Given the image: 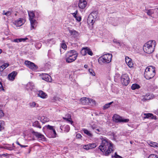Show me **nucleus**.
Wrapping results in <instances>:
<instances>
[{
	"label": "nucleus",
	"mask_w": 158,
	"mask_h": 158,
	"mask_svg": "<svg viewBox=\"0 0 158 158\" xmlns=\"http://www.w3.org/2000/svg\"><path fill=\"white\" fill-rule=\"evenodd\" d=\"M156 45L155 41L150 40L144 44L143 49L145 52L151 54L154 52Z\"/></svg>",
	"instance_id": "f257e3e1"
},
{
	"label": "nucleus",
	"mask_w": 158,
	"mask_h": 158,
	"mask_svg": "<svg viewBox=\"0 0 158 158\" xmlns=\"http://www.w3.org/2000/svg\"><path fill=\"white\" fill-rule=\"evenodd\" d=\"M155 67L153 66H148L144 73V77L147 79H150L154 77L155 75Z\"/></svg>",
	"instance_id": "f03ea898"
},
{
	"label": "nucleus",
	"mask_w": 158,
	"mask_h": 158,
	"mask_svg": "<svg viewBox=\"0 0 158 158\" xmlns=\"http://www.w3.org/2000/svg\"><path fill=\"white\" fill-rule=\"evenodd\" d=\"M78 56V53L74 50H71L66 54V61L68 63H70L74 61Z\"/></svg>",
	"instance_id": "7ed1b4c3"
},
{
	"label": "nucleus",
	"mask_w": 158,
	"mask_h": 158,
	"mask_svg": "<svg viewBox=\"0 0 158 158\" xmlns=\"http://www.w3.org/2000/svg\"><path fill=\"white\" fill-rule=\"evenodd\" d=\"M102 143L99 146L98 149L103 153H104L106 151L107 148L110 146L112 145L113 144L110 141L105 138H102Z\"/></svg>",
	"instance_id": "20e7f679"
},
{
	"label": "nucleus",
	"mask_w": 158,
	"mask_h": 158,
	"mask_svg": "<svg viewBox=\"0 0 158 158\" xmlns=\"http://www.w3.org/2000/svg\"><path fill=\"white\" fill-rule=\"evenodd\" d=\"M112 56L111 54H104L100 57L98 59V62L99 64L109 63L111 60Z\"/></svg>",
	"instance_id": "39448f33"
},
{
	"label": "nucleus",
	"mask_w": 158,
	"mask_h": 158,
	"mask_svg": "<svg viewBox=\"0 0 158 158\" xmlns=\"http://www.w3.org/2000/svg\"><path fill=\"white\" fill-rule=\"evenodd\" d=\"M45 127L47 129L48 131L51 133L50 136H49V137L54 138L56 137L57 134L54 127L48 125L45 126Z\"/></svg>",
	"instance_id": "423d86ee"
},
{
	"label": "nucleus",
	"mask_w": 158,
	"mask_h": 158,
	"mask_svg": "<svg viewBox=\"0 0 158 158\" xmlns=\"http://www.w3.org/2000/svg\"><path fill=\"white\" fill-rule=\"evenodd\" d=\"M113 120L116 123H127L129 121L128 119H124L117 114H114L113 117Z\"/></svg>",
	"instance_id": "0eeeda50"
},
{
	"label": "nucleus",
	"mask_w": 158,
	"mask_h": 158,
	"mask_svg": "<svg viewBox=\"0 0 158 158\" xmlns=\"http://www.w3.org/2000/svg\"><path fill=\"white\" fill-rule=\"evenodd\" d=\"M121 78V81L122 85L125 86L127 85L130 82L129 78L128 75L123 74L122 75Z\"/></svg>",
	"instance_id": "6e6552de"
},
{
	"label": "nucleus",
	"mask_w": 158,
	"mask_h": 158,
	"mask_svg": "<svg viewBox=\"0 0 158 158\" xmlns=\"http://www.w3.org/2000/svg\"><path fill=\"white\" fill-rule=\"evenodd\" d=\"M24 64L27 67L33 71H35L38 68L37 65L28 60H26Z\"/></svg>",
	"instance_id": "1a4fd4ad"
},
{
	"label": "nucleus",
	"mask_w": 158,
	"mask_h": 158,
	"mask_svg": "<svg viewBox=\"0 0 158 158\" xmlns=\"http://www.w3.org/2000/svg\"><path fill=\"white\" fill-rule=\"evenodd\" d=\"M81 53L83 56L86 55L87 54L91 56L93 55V53L91 50L88 47L83 48L81 51Z\"/></svg>",
	"instance_id": "9d476101"
},
{
	"label": "nucleus",
	"mask_w": 158,
	"mask_h": 158,
	"mask_svg": "<svg viewBox=\"0 0 158 158\" xmlns=\"http://www.w3.org/2000/svg\"><path fill=\"white\" fill-rule=\"evenodd\" d=\"M32 133L33 135L35 136L39 140H41L42 141H44L45 140V138L44 135L39 133L37 132H36L33 131L32 132Z\"/></svg>",
	"instance_id": "9b49d317"
},
{
	"label": "nucleus",
	"mask_w": 158,
	"mask_h": 158,
	"mask_svg": "<svg viewBox=\"0 0 158 158\" xmlns=\"http://www.w3.org/2000/svg\"><path fill=\"white\" fill-rule=\"evenodd\" d=\"M87 5L86 0H80L78 4L79 7L81 9L85 8Z\"/></svg>",
	"instance_id": "f8f14e48"
},
{
	"label": "nucleus",
	"mask_w": 158,
	"mask_h": 158,
	"mask_svg": "<svg viewBox=\"0 0 158 158\" xmlns=\"http://www.w3.org/2000/svg\"><path fill=\"white\" fill-rule=\"evenodd\" d=\"M17 74V72L15 71L12 72L10 73L9 74L8 76L9 79L10 81H13Z\"/></svg>",
	"instance_id": "ddd939ff"
},
{
	"label": "nucleus",
	"mask_w": 158,
	"mask_h": 158,
	"mask_svg": "<svg viewBox=\"0 0 158 158\" xmlns=\"http://www.w3.org/2000/svg\"><path fill=\"white\" fill-rule=\"evenodd\" d=\"M34 87V85L32 82H29L26 85V89L28 91H31Z\"/></svg>",
	"instance_id": "4468645a"
},
{
	"label": "nucleus",
	"mask_w": 158,
	"mask_h": 158,
	"mask_svg": "<svg viewBox=\"0 0 158 158\" xmlns=\"http://www.w3.org/2000/svg\"><path fill=\"white\" fill-rule=\"evenodd\" d=\"M145 116L144 117V118H150L152 119H156V115H154L153 114L151 113H144L143 114Z\"/></svg>",
	"instance_id": "2eb2a0df"
},
{
	"label": "nucleus",
	"mask_w": 158,
	"mask_h": 158,
	"mask_svg": "<svg viewBox=\"0 0 158 158\" xmlns=\"http://www.w3.org/2000/svg\"><path fill=\"white\" fill-rule=\"evenodd\" d=\"M42 78L43 80L47 81H51V77L50 76L47 74H44L42 75Z\"/></svg>",
	"instance_id": "dca6fc26"
},
{
	"label": "nucleus",
	"mask_w": 158,
	"mask_h": 158,
	"mask_svg": "<svg viewBox=\"0 0 158 158\" xmlns=\"http://www.w3.org/2000/svg\"><path fill=\"white\" fill-rule=\"evenodd\" d=\"M24 23L23 20V19L19 18L15 22L14 24L17 27L21 26Z\"/></svg>",
	"instance_id": "f3484780"
},
{
	"label": "nucleus",
	"mask_w": 158,
	"mask_h": 158,
	"mask_svg": "<svg viewBox=\"0 0 158 158\" xmlns=\"http://www.w3.org/2000/svg\"><path fill=\"white\" fill-rule=\"evenodd\" d=\"M107 150L106 151L105 153V152L103 153L104 155L106 156H108L111 153V152L114 151V149H113V145L110 146V147H108Z\"/></svg>",
	"instance_id": "a211bd4d"
},
{
	"label": "nucleus",
	"mask_w": 158,
	"mask_h": 158,
	"mask_svg": "<svg viewBox=\"0 0 158 158\" xmlns=\"http://www.w3.org/2000/svg\"><path fill=\"white\" fill-rule=\"evenodd\" d=\"M125 61L128 66L131 68L133 67V64L132 61V60L128 56H126L125 57Z\"/></svg>",
	"instance_id": "6ab92c4d"
},
{
	"label": "nucleus",
	"mask_w": 158,
	"mask_h": 158,
	"mask_svg": "<svg viewBox=\"0 0 158 158\" xmlns=\"http://www.w3.org/2000/svg\"><path fill=\"white\" fill-rule=\"evenodd\" d=\"M31 25V30L32 29H35L37 26V22L35 20H31L30 21Z\"/></svg>",
	"instance_id": "aec40b11"
},
{
	"label": "nucleus",
	"mask_w": 158,
	"mask_h": 158,
	"mask_svg": "<svg viewBox=\"0 0 158 158\" xmlns=\"http://www.w3.org/2000/svg\"><path fill=\"white\" fill-rule=\"evenodd\" d=\"M38 96L42 98H45L47 97V95L43 91L40 90L39 92V93L38 94Z\"/></svg>",
	"instance_id": "412c9836"
},
{
	"label": "nucleus",
	"mask_w": 158,
	"mask_h": 158,
	"mask_svg": "<svg viewBox=\"0 0 158 158\" xmlns=\"http://www.w3.org/2000/svg\"><path fill=\"white\" fill-rule=\"evenodd\" d=\"M152 96L150 95L149 94H147L143 96V98L142 99V100L144 102H145L150 100Z\"/></svg>",
	"instance_id": "4be33fe9"
},
{
	"label": "nucleus",
	"mask_w": 158,
	"mask_h": 158,
	"mask_svg": "<svg viewBox=\"0 0 158 158\" xmlns=\"http://www.w3.org/2000/svg\"><path fill=\"white\" fill-rule=\"evenodd\" d=\"M94 18H92L91 15H89L87 19V23L89 24H91L93 25L94 23Z\"/></svg>",
	"instance_id": "5701e85b"
},
{
	"label": "nucleus",
	"mask_w": 158,
	"mask_h": 158,
	"mask_svg": "<svg viewBox=\"0 0 158 158\" xmlns=\"http://www.w3.org/2000/svg\"><path fill=\"white\" fill-rule=\"evenodd\" d=\"M28 15L29 16V19L30 21L31 20H34V18L35 17V15L33 11L28 12Z\"/></svg>",
	"instance_id": "b1692460"
},
{
	"label": "nucleus",
	"mask_w": 158,
	"mask_h": 158,
	"mask_svg": "<svg viewBox=\"0 0 158 158\" xmlns=\"http://www.w3.org/2000/svg\"><path fill=\"white\" fill-rule=\"evenodd\" d=\"M60 128L61 130H62V129H64V131L65 132H68L70 130V127L68 125L64 126V127L60 126Z\"/></svg>",
	"instance_id": "393cba45"
},
{
	"label": "nucleus",
	"mask_w": 158,
	"mask_h": 158,
	"mask_svg": "<svg viewBox=\"0 0 158 158\" xmlns=\"http://www.w3.org/2000/svg\"><path fill=\"white\" fill-rule=\"evenodd\" d=\"M69 31L70 35H72L74 37H76L77 36L78 34V32L75 30H69Z\"/></svg>",
	"instance_id": "a878e982"
},
{
	"label": "nucleus",
	"mask_w": 158,
	"mask_h": 158,
	"mask_svg": "<svg viewBox=\"0 0 158 158\" xmlns=\"http://www.w3.org/2000/svg\"><path fill=\"white\" fill-rule=\"evenodd\" d=\"M9 65V64L8 63H4L1 66L0 68V71L2 72L4 69L8 67Z\"/></svg>",
	"instance_id": "bb28decb"
},
{
	"label": "nucleus",
	"mask_w": 158,
	"mask_h": 158,
	"mask_svg": "<svg viewBox=\"0 0 158 158\" xmlns=\"http://www.w3.org/2000/svg\"><path fill=\"white\" fill-rule=\"evenodd\" d=\"M98 12L97 11H94L92 12L89 15H91L92 18L96 19L97 18Z\"/></svg>",
	"instance_id": "cd10ccee"
},
{
	"label": "nucleus",
	"mask_w": 158,
	"mask_h": 158,
	"mask_svg": "<svg viewBox=\"0 0 158 158\" xmlns=\"http://www.w3.org/2000/svg\"><path fill=\"white\" fill-rule=\"evenodd\" d=\"M33 126L35 127H38L39 128H41V127L38 121H36L33 123Z\"/></svg>",
	"instance_id": "c85d7f7f"
},
{
	"label": "nucleus",
	"mask_w": 158,
	"mask_h": 158,
	"mask_svg": "<svg viewBox=\"0 0 158 158\" xmlns=\"http://www.w3.org/2000/svg\"><path fill=\"white\" fill-rule=\"evenodd\" d=\"M148 143L150 146L153 147H157L158 145V144L155 142L149 141Z\"/></svg>",
	"instance_id": "c756f323"
},
{
	"label": "nucleus",
	"mask_w": 158,
	"mask_h": 158,
	"mask_svg": "<svg viewBox=\"0 0 158 158\" xmlns=\"http://www.w3.org/2000/svg\"><path fill=\"white\" fill-rule=\"evenodd\" d=\"M47 44H48V45L49 46V44H50L51 45H49L50 46L52 44H55V41L53 39H52L48 40L47 41Z\"/></svg>",
	"instance_id": "7c9ffc66"
},
{
	"label": "nucleus",
	"mask_w": 158,
	"mask_h": 158,
	"mask_svg": "<svg viewBox=\"0 0 158 158\" xmlns=\"http://www.w3.org/2000/svg\"><path fill=\"white\" fill-rule=\"evenodd\" d=\"M80 102H81L83 104H85L88 102V101L87 100V98L85 97L81 98L80 99Z\"/></svg>",
	"instance_id": "2f4dec72"
},
{
	"label": "nucleus",
	"mask_w": 158,
	"mask_h": 158,
	"mask_svg": "<svg viewBox=\"0 0 158 158\" xmlns=\"http://www.w3.org/2000/svg\"><path fill=\"white\" fill-rule=\"evenodd\" d=\"M27 39V38H20L19 39H14L13 41L15 42L18 43L22 41H24Z\"/></svg>",
	"instance_id": "473e14b6"
},
{
	"label": "nucleus",
	"mask_w": 158,
	"mask_h": 158,
	"mask_svg": "<svg viewBox=\"0 0 158 158\" xmlns=\"http://www.w3.org/2000/svg\"><path fill=\"white\" fill-rule=\"evenodd\" d=\"M140 86L137 84L135 83L132 84L131 88L132 90H135L136 89H138L140 88Z\"/></svg>",
	"instance_id": "72a5a7b5"
},
{
	"label": "nucleus",
	"mask_w": 158,
	"mask_h": 158,
	"mask_svg": "<svg viewBox=\"0 0 158 158\" xmlns=\"http://www.w3.org/2000/svg\"><path fill=\"white\" fill-rule=\"evenodd\" d=\"M83 130V132L84 133H85V134H86V135H87L88 136H89L90 137H92L93 135L90 132V131H88V130H87V129H84Z\"/></svg>",
	"instance_id": "f704fd0d"
},
{
	"label": "nucleus",
	"mask_w": 158,
	"mask_h": 158,
	"mask_svg": "<svg viewBox=\"0 0 158 158\" xmlns=\"http://www.w3.org/2000/svg\"><path fill=\"white\" fill-rule=\"evenodd\" d=\"M68 118H63V119L65 120L68 121L72 125L73 123V122L71 120V116L69 115Z\"/></svg>",
	"instance_id": "c9c22d12"
},
{
	"label": "nucleus",
	"mask_w": 158,
	"mask_h": 158,
	"mask_svg": "<svg viewBox=\"0 0 158 158\" xmlns=\"http://www.w3.org/2000/svg\"><path fill=\"white\" fill-rule=\"evenodd\" d=\"M4 122L2 120H0V131H2L4 129Z\"/></svg>",
	"instance_id": "e433bc0d"
},
{
	"label": "nucleus",
	"mask_w": 158,
	"mask_h": 158,
	"mask_svg": "<svg viewBox=\"0 0 158 158\" xmlns=\"http://www.w3.org/2000/svg\"><path fill=\"white\" fill-rule=\"evenodd\" d=\"M113 103V102H110V103H108L106 104H105V105L103 106V109L104 110L106 109L107 108H108L109 107H110V105H111L112 103Z\"/></svg>",
	"instance_id": "4c0bfd02"
},
{
	"label": "nucleus",
	"mask_w": 158,
	"mask_h": 158,
	"mask_svg": "<svg viewBox=\"0 0 158 158\" xmlns=\"http://www.w3.org/2000/svg\"><path fill=\"white\" fill-rule=\"evenodd\" d=\"M146 13L150 16H152V14L154 13L153 10L150 9L147 10Z\"/></svg>",
	"instance_id": "58836bf2"
},
{
	"label": "nucleus",
	"mask_w": 158,
	"mask_h": 158,
	"mask_svg": "<svg viewBox=\"0 0 158 158\" xmlns=\"http://www.w3.org/2000/svg\"><path fill=\"white\" fill-rule=\"evenodd\" d=\"M87 100H88V101L89 102L92 103V104H93V105L95 104V102L94 100L92 99H91L89 98H88Z\"/></svg>",
	"instance_id": "ea45409f"
},
{
	"label": "nucleus",
	"mask_w": 158,
	"mask_h": 158,
	"mask_svg": "<svg viewBox=\"0 0 158 158\" xmlns=\"http://www.w3.org/2000/svg\"><path fill=\"white\" fill-rule=\"evenodd\" d=\"M89 73L92 76H94L95 75V73L94 72V70L91 69H89L88 70Z\"/></svg>",
	"instance_id": "a19ab883"
},
{
	"label": "nucleus",
	"mask_w": 158,
	"mask_h": 158,
	"mask_svg": "<svg viewBox=\"0 0 158 158\" xmlns=\"http://www.w3.org/2000/svg\"><path fill=\"white\" fill-rule=\"evenodd\" d=\"M89 146L90 149H92L96 147L97 146L96 144L95 143L89 144Z\"/></svg>",
	"instance_id": "79ce46f5"
},
{
	"label": "nucleus",
	"mask_w": 158,
	"mask_h": 158,
	"mask_svg": "<svg viewBox=\"0 0 158 158\" xmlns=\"http://www.w3.org/2000/svg\"><path fill=\"white\" fill-rule=\"evenodd\" d=\"M148 158H158V157L156 155L152 154L150 155Z\"/></svg>",
	"instance_id": "37998d69"
},
{
	"label": "nucleus",
	"mask_w": 158,
	"mask_h": 158,
	"mask_svg": "<svg viewBox=\"0 0 158 158\" xmlns=\"http://www.w3.org/2000/svg\"><path fill=\"white\" fill-rule=\"evenodd\" d=\"M4 148L10 151L14 150V148L11 147L5 146L4 147Z\"/></svg>",
	"instance_id": "c03bdc74"
},
{
	"label": "nucleus",
	"mask_w": 158,
	"mask_h": 158,
	"mask_svg": "<svg viewBox=\"0 0 158 158\" xmlns=\"http://www.w3.org/2000/svg\"><path fill=\"white\" fill-rule=\"evenodd\" d=\"M30 106L31 107H34L36 106L37 105L35 102H32L29 103Z\"/></svg>",
	"instance_id": "a18cd8bd"
},
{
	"label": "nucleus",
	"mask_w": 158,
	"mask_h": 158,
	"mask_svg": "<svg viewBox=\"0 0 158 158\" xmlns=\"http://www.w3.org/2000/svg\"><path fill=\"white\" fill-rule=\"evenodd\" d=\"M83 148L84 149H86L87 150L90 149V148H89V144L84 145L83 147Z\"/></svg>",
	"instance_id": "49530a36"
},
{
	"label": "nucleus",
	"mask_w": 158,
	"mask_h": 158,
	"mask_svg": "<svg viewBox=\"0 0 158 158\" xmlns=\"http://www.w3.org/2000/svg\"><path fill=\"white\" fill-rule=\"evenodd\" d=\"M11 13L10 11H7L6 12H5V11H3V14L6 16H9L10 15Z\"/></svg>",
	"instance_id": "de8ad7c7"
},
{
	"label": "nucleus",
	"mask_w": 158,
	"mask_h": 158,
	"mask_svg": "<svg viewBox=\"0 0 158 158\" xmlns=\"http://www.w3.org/2000/svg\"><path fill=\"white\" fill-rule=\"evenodd\" d=\"M16 143L19 145L20 146L21 148H24V147H27L28 146L27 145H21V144L19 143V142L18 141H16Z\"/></svg>",
	"instance_id": "09e8293b"
},
{
	"label": "nucleus",
	"mask_w": 158,
	"mask_h": 158,
	"mask_svg": "<svg viewBox=\"0 0 158 158\" xmlns=\"http://www.w3.org/2000/svg\"><path fill=\"white\" fill-rule=\"evenodd\" d=\"M61 47L65 49L67 48V45L65 44L62 43L61 44Z\"/></svg>",
	"instance_id": "8fccbe9b"
},
{
	"label": "nucleus",
	"mask_w": 158,
	"mask_h": 158,
	"mask_svg": "<svg viewBox=\"0 0 158 158\" xmlns=\"http://www.w3.org/2000/svg\"><path fill=\"white\" fill-rule=\"evenodd\" d=\"M77 12H78V11L77 10H76L75 12L73 13H72V14L73 15V17L75 18L77 16Z\"/></svg>",
	"instance_id": "3c124183"
},
{
	"label": "nucleus",
	"mask_w": 158,
	"mask_h": 158,
	"mask_svg": "<svg viewBox=\"0 0 158 158\" xmlns=\"http://www.w3.org/2000/svg\"><path fill=\"white\" fill-rule=\"evenodd\" d=\"M114 157L115 158H122L121 156L117 155L116 152L115 153Z\"/></svg>",
	"instance_id": "603ef678"
},
{
	"label": "nucleus",
	"mask_w": 158,
	"mask_h": 158,
	"mask_svg": "<svg viewBox=\"0 0 158 158\" xmlns=\"http://www.w3.org/2000/svg\"><path fill=\"white\" fill-rule=\"evenodd\" d=\"M75 18L76 19V20L78 22L80 21L81 19V17L80 16H77Z\"/></svg>",
	"instance_id": "864d4df0"
},
{
	"label": "nucleus",
	"mask_w": 158,
	"mask_h": 158,
	"mask_svg": "<svg viewBox=\"0 0 158 158\" xmlns=\"http://www.w3.org/2000/svg\"><path fill=\"white\" fill-rule=\"evenodd\" d=\"M3 116H4V113H3V111L2 110H0V118H2Z\"/></svg>",
	"instance_id": "5fc2aeb1"
},
{
	"label": "nucleus",
	"mask_w": 158,
	"mask_h": 158,
	"mask_svg": "<svg viewBox=\"0 0 158 158\" xmlns=\"http://www.w3.org/2000/svg\"><path fill=\"white\" fill-rule=\"evenodd\" d=\"M81 137H82V136L80 134H77L76 135V137L77 138H78V139L81 138Z\"/></svg>",
	"instance_id": "6e6d98bb"
},
{
	"label": "nucleus",
	"mask_w": 158,
	"mask_h": 158,
	"mask_svg": "<svg viewBox=\"0 0 158 158\" xmlns=\"http://www.w3.org/2000/svg\"><path fill=\"white\" fill-rule=\"evenodd\" d=\"M91 128L93 130H95L96 128L97 127L95 125H93L91 126Z\"/></svg>",
	"instance_id": "4d7b16f0"
},
{
	"label": "nucleus",
	"mask_w": 158,
	"mask_h": 158,
	"mask_svg": "<svg viewBox=\"0 0 158 158\" xmlns=\"http://www.w3.org/2000/svg\"><path fill=\"white\" fill-rule=\"evenodd\" d=\"M7 154H2L0 155V156H3L4 157H6L7 156Z\"/></svg>",
	"instance_id": "13d9d810"
},
{
	"label": "nucleus",
	"mask_w": 158,
	"mask_h": 158,
	"mask_svg": "<svg viewBox=\"0 0 158 158\" xmlns=\"http://www.w3.org/2000/svg\"><path fill=\"white\" fill-rule=\"evenodd\" d=\"M0 85H1V86H0V89L1 88V87L2 88V89L3 90H4V89L3 88V85H2V83L0 81Z\"/></svg>",
	"instance_id": "bf43d9fd"
},
{
	"label": "nucleus",
	"mask_w": 158,
	"mask_h": 158,
	"mask_svg": "<svg viewBox=\"0 0 158 158\" xmlns=\"http://www.w3.org/2000/svg\"><path fill=\"white\" fill-rule=\"evenodd\" d=\"M113 41L114 42V43H116L117 44H120V43L119 42H117V41H115V40L114 39V40H113Z\"/></svg>",
	"instance_id": "052dcab7"
},
{
	"label": "nucleus",
	"mask_w": 158,
	"mask_h": 158,
	"mask_svg": "<svg viewBox=\"0 0 158 158\" xmlns=\"http://www.w3.org/2000/svg\"><path fill=\"white\" fill-rule=\"evenodd\" d=\"M84 67L85 68L87 69L88 67V65H87L85 64L84 65Z\"/></svg>",
	"instance_id": "680f3d73"
},
{
	"label": "nucleus",
	"mask_w": 158,
	"mask_h": 158,
	"mask_svg": "<svg viewBox=\"0 0 158 158\" xmlns=\"http://www.w3.org/2000/svg\"><path fill=\"white\" fill-rule=\"evenodd\" d=\"M95 130H96V131H97L98 132H100V131L99 130V129H95Z\"/></svg>",
	"instance_id": "e2e57ef3"
},
{
	"label": "nucleus",
	"mask_w": 158,
	"mask_h": 158,
	"mask_svg": "<svg viewBox=\"0 0 158 158\" xmlns=\"http://www.w3.org/2000/svg\"><path fill=\"white\" fill-rule=\"evenodd\" d=\"M12 147H13L15 149V146H14V143H13L12 144Z\"/></svg>",
	"instance_id": "0e129e2a"
},
{
	"label": "nucleus",
	"mask_w": 158,
	"mask_h": 158,
	"mask_svg": "<svg viewBox=\"0 0 158 158\" xmlns=\"http://www.w3.org/2000/svg\"><path fill=\"white\" fill-rule=\"evenodd\" d=\"M132 143H133V142H132V141H130V143L131 144H132Z\"/></svg>",
	"instance_id": "69168bd1"
},
{
	"label": "nucleus",
	"mask_w": 158,
	"mask_h": 158,
	"mask_svg": "<svg viewBox=\"0 0 158 158\" xmlns=\"http://www.w3.org/2000/svg\"><path fill=\"white\" fill-rule=\"evenodd\" d=\"M2 52V50L0 49V54Z\"/></svg>",
	"instance_id": "338daca9"
},
{
	"label": "nucleus",
	"mask_w": 158,
	"mask_h": 158,
	"mask_svg": "<svg viewBox=\"0 0 158 158\" xmlns=\"http://www.w3.org/2000/svg\"><path fill=\"white\" fill-rule=\"evenodd\" d=\"M30 152H31V149H29L28 153H30Z\"/></svg>",
	"instance_id": "774afa93"
}]
</instances>
